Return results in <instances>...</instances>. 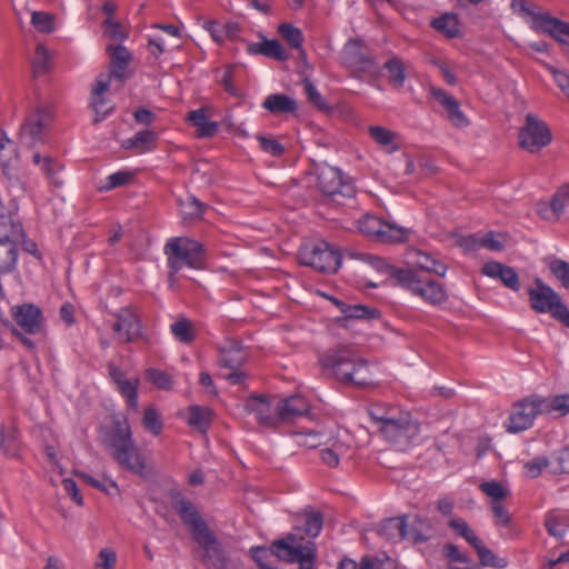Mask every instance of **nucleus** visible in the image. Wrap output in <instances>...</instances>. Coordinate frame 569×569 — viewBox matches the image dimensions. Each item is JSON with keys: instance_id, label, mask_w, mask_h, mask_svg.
<instances>
[{"instance_id": "obj_33", "label": "nucleus", "mask_w": 569, "mask_h": 569, "mask_svg": "<svg viewBox=\"0 0 569 569\" xmlns=\"http://www.w3.org/2000/svg\"><path fill=\"white\" fill-rule=\"evenodd\" d=\"M157 133L150 130L139 131L132 138L122 142L124 149L134 150L137 153H144L156 147Z\"/></svg>"}, {"instance_id": "obj_6", "label": "nucleus", "mask_w": 569, "mask_h": 569, "mask_svg": "<svg viewBox=\"0 0 569 569\" xmlns=\"http://www.w3.org/2000/svg\"><path fill=\"white\" fill-rule=\"evenodd\" d=\"M298 258L301 264L322 273L336 272L341 263V254L326 241L305 243Z\"/></svg>"}, {"instance_id": "obj_2", "label": "nucleus", "mask_w": 569, "mask_h": 569, "mask_svg": "<svg viewBox=\"0 0 569 569\" xmlns=\"http://www.w3.org/2000/svg\"><path fill=\"white\" fill-rule=\"evenodd\" d=\"M107 449L121 468L140 477L149 475L146 458L132 439L131 428L127 418L122 417L114 420L112 430L107 439Z\"/></svg>"}, {"instance_id": "obj_29", "label": "nucleus", "mask_w": 569, "mask_h": 569, "mask_svg": "<svg viewBox=\"0 0 569 569\" xmlns=\"http://www.w3.org/2000/svg\"><path fill=\"white\" fill-rule=\"evenodd\" d=\"M370 138L387 153H393L400 148V137L397 132L381 126L368 128Z\"/></svg>"}, {"instance_id": "obj_39", "label": "nucleus", "mask_w": 569, "mask_h": 569, "mask_svg": "<svg viewBox=\"0 0 569 569\" xmlns=\"http://www.w3.org/2000/svg\"><path fill=\"white\" fill-rule=\"evenodd\" d=\"M540 405L545 413L557 412L559 416H565L569 412V393L546 398L540 397Z\"/></svg>"}, {"instance_id": "obj_19", "label": "nucleus", "mask_w": 569, "mask_h": 569, "mask_svg": "<svg viewBox=\"0 0 569 569\" xmlns=\"http://www.w3.org/2000/svg\"><path fill=\"white\" fill-rule=\"evenodd\" d=\"M342 61L353 72H371L373 60L363 51L360 40H349L342 50Z\"/></svg>"}, {"instance_id": "obj_55", "label": "nucleus", "mask_w": 569, "mask_h": 569, "mask_svg": "<svg viewBox=\"0 0 569 569\" xmlns=\"http://www.w3.org/2000/svg\"><path fill=\"white\" fill-rule=\"evenodd\" d=\"M91 107L96 112V117L93 119L94 123L103 120L113 109L110 102L101 97H92L91 98Z\"/></svg>"}, {"instance_id": "obj_10", "label": "nucleus", "mask_w": 569, "mask_h": 569, "mask_svg": "<svg viewBox=\"0 0 569 569\" xmlns=\"http://www.w3.org/2000/svg\"><path fill=\"white\" fill-rule=\"evenodd\" d=\"M419 431V423L407 411H402L380 430L388 441L401 450L408 448L416 440Z\"/></svg>"}, {"instance_id": "obj_12", "label": "nucleus", "mask_w": 569, "mask_h": 569, "mask_svg": "<svg viewBox=\"0 0 569 569\" xmlns=\"http://www.w3.org/2000/svg\"><path fill=\"white\" fill-rule=\"evenodd\" d=\"M539 396H530L512 406L507 429L517 433L529 429L538 415H543Z\"/></svg>"}, {"instance_id": "obj_62", "label": "nucleus", "mask_w": 569, "mask_h": 569, "mask_svg": "<svg viewBox=\"0 0 569 569\" xmlns=\"http://www.w3.org/2000/svg\"><path fill=\"white\" fill-rule=\"evenodd\" d=\"M117 561V555L111 549H102L98 555L94 569H113Z\"/></svg>"}, {"instance_id": "obj_3", "label": "nucleus", "mask_w": 569, "mask_h": 569, "mask_svg": "<svg viewBox=\"0 0 569 569\" xmlns=\"http://www.w3.org/2000/svg\"><path fill=\"white\" fill-rule=\"evenodd\" d=\"M164 253L168 259L171 284L173 283V276L182 267L200 269L204 259L202 244L187 237L170 239L164 246Z\"/></svg>"}, {"instance_id": "obj_63", "label": "nucleus", "mask_w": 569, "mask_h": 569, "mask_svg": "<svg viewBox=\"0 0 569 569\" xmlns=\"http://www.w3.org/2000/svg\"><path fill=\"white\" fill-rule=\"evenodd\" d=\"M548 465L549 460L546 457H536L525 465V470L530 478H537Z\"/></svg>"}, {"instance_id": "obj_37", "label": "nucleus", "mask_w": 569, "mask_h": 569, "mask_svg": "<svg viewBox=\"0 0 569 569\" xmlns=\"http://www.w3.org/2000/svg\"><path fill=\"white\" fill-rule=\"evenodd\" d=\"M402 412L401 409L386 403H373L368 408L370 418L378 425L379 430Z\"/></svg>"}, {"instance_id": "obj_56", "label": "nucleus", "mask_w": 569, "mask_h": 569, "mask_svg": "<svg viewBox=\"0 0 569 569\" xmlns=\"http://www.w3.org/2000/svg\"><path fill=\"white\" fill-rule=\"evenodd\" d=\"M349 440L350 437L343 432L342 435H338L337 439L330 441L329 446L335 450L339 459L351 457Z\"/></svg>"}, {"instance_id": "obj_9", "label": "nucleus", "mask_w": 569, "mask_h": 569, "mask_svg": "<svg viewBox=\"0 0 569 569\" xmlns=\"http://www.w3.org/2000/svg\"><path fill=\"white\" fill-rule=\"evenodd\" d=\"M219 350V365L224 370L220 372V377L231 385H242L247 373L241 370V367L247 360V355L241 345L234 340H227Z\"/></svg>"}, {"instance_id": "obj_27", "label": "nucleus", "mask_w": 569, "mask_h": 569, "mask_svg": "<svg viewBox=\"0 0 569 569\" xmlns=\"http://www.w3.org/2000/svg\"><path fill=\"white\" fill-rule=\"evenodd\" d=\"M110 377L117 383L119 391L127 399V403L130 408L138 409V395L137 389L139 385L138 378L127 379L121 370L110 366Z\"/></svg>"}, {"instance_id": "obj_41", "label": "nucleus", "mask_w": 569, "mask_h": 569, "mask_svg": "<svg viewBox=\"0 0 569 569\" xmlns=\"http://www.w3.org/2000/svg\"><path fill=\"white\" fill-rule=\"evenodd\" d=\"M472 547L476 549L482 566L500 569L507 567V560L496 556L493 551L488 549L480 539L478 540V543H475Z\"/></svg>"}, {"instance_id": "obj_53", "label": "nucleus", "mask_w": 569, "mask_h": 569, "mask_svg": "<svg viewBox=\"0 0 569 569\" xmlns=\"http://www.w3.org/2000/svg\"><path fill=\"white\" fill-rule=\"evenodd\" d=\"M549 269L561 284L569 289V262L555 258L550 260Z\"/></svg>"}, {"instance_id": "obj_21", "label": "nucleus", "mask_w": 569, "mask_h": 569, "mask_svg": "<svg viewBox=\"0 0 569 569\" xmlns=\"http://www.w3.org/2000/svg\"><path fill=\"white\" fill-rule=\"evenodd\" d=\"M569 208V184L561 186L549 202L537 204L538 214L547 221H558Z\"/></svg>"}, {"instance_id": "obj_24", "label": "nucleus", "mask_w": 569, "mask_h": 569, "mask_svg": "<svg viewBox=\"0 0 569 569\" xmlns=\"http://www.w3.org/2000/svg\"><path fill=\"white\" fill-rule=\"evenodd\" d=\"M196 541L203 548L202 559L208 566L214 569L227 568L224 553L211 530L197 538Z\"/></svg>"}, {"instance_id": "obj_15", "label": "nucleus", "mask_w": 569, "mask_h": 569, "mask_svg": "<svg viewBox=\"0 0 569 569\" xmlns=\"http://www.w3.org/2000/svg\"><path fill=\"white\" fill-rule=\"evenodd\" d=\"M528 16L529 26L539 32H543L562 44L569 46V23L563 22L546 12H533L522 6Z\"/></svg>"}, {"instance_id": "obj_40", "label": "nucleus", "mask_w": 569, "mask_h": 569, "mask_svg": "<svg viewBox=\"0 0 569 569\" xmlns=\"http://www.w3.org/2000/svg\"><path fill=\"white\" fill-rule=\"evenodd\" d=\"M432 27L448 38H455L459 33V21L456 14L445 13L432 21Z\"/></svg>"}, {"instance_id": "obj_38", "label": "nucleus", "mask_w": 569, "mask_h": 569, "mask_svg": "<svg viewBox=\"0 0 569 569\" xmlns=\"http://www.w3.org/2000/svg\"><path fill=\"white\" fill-rule=\"evenodd\" d=\"M212 421V411L209 408L200 406L189 407L188 423L201 431L206 432Z\"/></svg>"}, {"instance_id": "obj_45", "label": "nucleus", "mask_w": 569, "mask_h": 569, "mask_svg": "<svg viewBox=\"0 0 569 569\" xmlns=\"http://www.w3.org/2000/svg\"><path fill=\"white\" fill-rule=\"evenodd\" d=\"M278 32L292 49H301L303 34L299 28L286 22L279 26Z\"/></svg>"}, {"instance_id": "obj_20", "label": "nucleus", "mask_w": 569, "mask_h": 569, "mask_svg": "<svg viewBox=\"0 0 569 569\" xmlns=\"http://www.w3.org/2000/svg\"><path fill=\"white\" fill-rule=\"evenodd\" d=\"M406 263L407 268L403 270H417L420 274L428 272L443 277L447 271V267L442 262L430 254L413 248L406 252Z\"/></svg>"}, {"instance_id": "obj_49", "label": "nucleus", "mask_w": 569, "mask_h": 569, "mask_svg": "<svg viewBox=\"0 0 569 569\" xmlns=\"http://www.w3.org/2000/svg\"><path fill=\"white\" fill-rule=\"evenodd\" d=\"M250 551L253 560L261 569H273L271 561L273 558H278L274 552V542L272 543L271 549H267L264 547H254L251 548Z\"/></svg>"}, {"instance_id": "obj_17", "label": "nucleus", "mask_w": 569, "mask_h": 569, "mask_svg": "<svg viewBox=\"0 0 569 569\" xmlns=\"http://www.w3.org/2000/svg\"><path fill=\"white\" fill-rule=\"evenodd\" d=\"M246 412L254 415L259 426L264 428H277L279 426V417L274 410V402L264 396H251L244 403Z\"/></svg>"}, {"instance_id": "obj_43", "label": "nucleus", "mask_w": 569, "mask_h": 569, "mask_svg": "<svg viewBox=\"0 0 569 569\" xmlns=\"http://www.w3.org/2000/svg\"><path fill=\"white\" fill-rule=\"evenodd\" d=\"M337 306L340 308V311L345 315L347 319H371L378 315L376 309H370L362 305H346L343 302H338Z\"/></svg>"}, {"instance_id": "obj_36", "label": "nucleus", "mask_w": 569, "mask_h": 569, "mask_svg": "<svg viewBox=\"0 0 569 569\" xmlns=\"http://www.w3.org/2000/svg\"><path fill=\"white\" fill-rule=\"evenodd\" d=\"M378 533L387 540L397 542L406 538V522L403 518H390L379 525Z\"/></svg>"}, {"instance_id": "obj_23", "label": "nucleus", "mask_w": 569, "mask_h": 569, "mask_svg": "<svg viewBox=\"0 0 569 569\" xmlns=\"http://www.w3.org/2000/svg\"><path fill=\"white\" fill-rule=\"evenodd\" d=\"M308 400L300 395H295L286 399L274 402V410L279 417V425L281 422H292L297 418L302 417L309 412Z\"/></svg>"}, {"instance_id": "obj_34", "label": "nucleus", "mask_w": 569, "mask_h": 569, "mask_svg": "<svg viewBox=\"0 0 569 569\" xmlns=\"http://www.w3.org/2000/svg\"><path fill=\"white\" fill-rule=\"evenodd\" d=\"M262 107L273 114L291 113L297 110V102L286 94L273 93L264 99Z\"/></svg>"}, {"instance_id": "obj_25", "label": "nucleus", "mask_w": 569, "mask_h": 569, "mask_svg": "<svg viewBox=\"0 0 569 569\" xmlns=\"http://www.w3.org/2000/svg\"><path fill=\"white\" fill-rule=\"evenodd\" d=\"M176 510L183 523L189 526L194 540L210 530L190 501L184 499L177 501Z\"/></svg>"}, {"instance_id": "obj_59", "label": "nucleus", "mask_w": 569, "mask_h": 569, "mask_svg": "<svg viewBox=\"0 0 569 569\" xmlns=\"http://www.w3.org/2000/svg\"><path fill=\"white\" fill-rule=\"evenodd\" d=\"M133 174L130 171H118L110 174L107 179L106 190L128 184L132 180Z\"/></svg>"}, {"instance_id": "obj_60", "label": "nucleus", "mask_w": 569, "mask_h": 569, "mask_svg": "<svg viewBox=\"0 0 569 569\" xmlns=\"http://www.w3.org/2000/svg\"><path fill=\"white\" fill-rule=\"evenodd\" d=\"M104 34L112 39L113 41H122L127 38V32L122 28V26L112 20V18H107L106 20Z\"/></svg>"}, {"instance_id": "obj_58", "label": "nucleus", "mask_w": 569, "mask_h": 569, "mask_svg": "<svg viewBox=\"0 0 569 569\" xmlns=\"http://www.w3.org/2000/svg\"><path fill=\"white\" fill-rule=\"evenodd\" d=\"M1 447L4 453L14 456L18 451L16 442V430L13 428L2 429L1 431Z\"/></svg>"}, {"instance_id": "obj_57", "label": "nucleus", "mask_w": 569, "mask_h": 569, "mask_svg": "<svg viewBox=\"0 0 569 569\" xmlns=\"http://www.w3.org/2000/svg\"><path fill=\"white\" fill-rule=\"evenodd\" d=\"M505 236L495 232L481 233L482 248L491 251H501L505 248Z\"/></svg>"}, {"instance_id": "obj_18", "label": "nucleus", "mask_w": 569, "mask_h": 569, "mask_svg": "<svg viewBox=\"0 0 569 569\" xmlns=\"http://www.w3.org/2000/svg\"><path fill=\"white\" fill-rule=\"evenodd\" d=\"M112 326L116 339L121 343L134 341L141 335V325L137 313L130 308H122Z\"/></svg>"}, {"instance_id": "obj_61", "label": "nucleus", "mask_w": 569, "mask_h": 569, "mask_svg": "<svg viewBox=\"0 0 569 569\" xmlns=\"http://www.w3.org/2000/svg\"><path fill=\"white\" fill-rule=\"evenodd\" d=\"M305 92L308 97V100L319 109H326L327 104L320 92L313 86V83L309 79L303 80Z\"/></svg>"}, {"instance_id": "obj_44", "label": "nucleus", "mask_w": 569, "mask_h": 569, "mask_svg": "<svg viewBox=\"0 0 569 569\" xmlns=\"http://www.w3.org/2000/svg\"><path fill=\"white\" fill-rule=\"evenodd\" d=\"M385 68L388 71L389 82L397 89L401 88L406 80L402 61L393 57L386 62Z\"/></svg>"}, {"instance_id": "obj_35", "label": "nucleus", "mask_w": 569, "mask_h": 569, "mask_svg": "<svg viewBox=\"0 0 569 569\" xmlns=\"http://www.w3.org/2000/svg\"><path fill=\"white\" fill-rule=\"evenodd\" d=\"M32 162L40 168L50 183L56 187L62 186V180L58 176L61 170L60 163L49 156H41L39 152L32 154Z\"/></svg>"}, {"instance_id": "obj_7", "label": "nucleus", "mask_w": 569, "mask_h": 569, "mask_svg": "<svg viewBox=\"0 0 569 569\" xmlns=\"http://www.w3.org/2000/svg\"><path fill=\"white\" fill-rule=\"evenodd\" d=\"M274 552L278 559L288 562H299V569H313L316 545L311 541L302 542L295 535L274 541Z\"/></svg>"}, {"instance_id": "obj_22", "label": "nucleus", "mask_w": 569, "mask_h": 569, "mask_svg": "<svg viewBox=\"0 0 569 569\" xmlns=\"http://www.w3.org/2000/svg\"><path fill=\"white\" fill-rule=\"evenodd\" d=\"M12 318L29 335L40 333L43 326L41 310L34 305H21L12 308Z\"/></svg>"}, {"instance_id": "obj_16", "label": "nucleus", "mask_w": 569, "mask_h": 569, "mask_svg": "<svg viewBox=\"0 0 569 569\" xmlns=\"http://www.w3.org/2000/svg\"><path fill=\"white\" fill-rule=\"evenodd\" d=\"M318 187L327 196L350 198L355 193L353 186L343 178L342 172L335 167L325 166L318 172Z\"/></svg>"}, {"instance_id": "obj_51", "label": "nucleus", "mask_w": 569, "mask_h": 569, "mask_svg": "<svg viewBox=\"0 0 569 569\" xmlns=\"http://www.w3.org/2000/svg\"><path fill=\"white\" fill-rule=\"evenodd\" d=\"M363 257L367 258V260L380 272L389 276L390 278L395 279L396 281V284L399 286V276L398 273L399 272H403L405 270L402 269H399V268H396L391 264H389L386 260H383L382 258L380 257H376V256H369V254H363Z\"/></svg>"}, {"instance_id": "obj_14", "label": "nucleus", "mask_w": 569, "mask_h": 569, "mask_svg": "<svg viewBox=\"0 0 569 569\" xmlns=\"http://www.w3.org/2000/svg\"><path fill=\"white\" fill-rule=\"evenodd\" d=\"M359 230L382 242H399L407 239V230L382 221L378 217L366 214L358 222Z\"/></svg>"}, {"instance_id": "obj_30", "label": "nucleus", "mask_w": 569, "mask_h": 569, "mask_svg": "<svg viewBox=\"0 0 569 569\" xmlns=\"http://www.w3.org/2000/svg\"><path fill=\"white\" fill-rule=\"evenodd\" d=\"M107 50L111 58V76L118 80H122L124 78V71L128 67V63L131 60L130 52L127 50V48L120 44H109Z\"/></svg>"}, {"instance_id": "obj_46", "label": "nucleus", "mask_w": 569, "mask_h": 569, "mask_svg": "<svg viewBox=\"0 0 569 569\" xmlns=\"http://www.w3.org/2000/svg\"><path fill=\"white\" fill-rule=\"evenodd\" d=\"M36 77L44 74L51 67V56L43 44H38L32 60Z\"/></svg>"}, {"instance_id": "obj_32", "label": "nucleus", "mask_w": 569, "mask_h": 569, "mask_svg": "<svg viewBox=\"0 0 569 569\" xmlns=\"http://www.w3.org/2000/svg\"><path fill=\"white\" fill-rule=\"evenodd\" d=\"M188 120L197 128L198 136L201 138H209L218 132V123L209 121L207 109L200 108L189 113Z\"/></svg>"}, {"instance_id": "obj_52", "label": "nucleus", "mask_w": 569, "mask_h": 569, "mask_svg": "<svg viewBox=\"0 0 569 569\" xmlns=\"http://www.w3.org/2000/svg\"><path fill=\"white\" fill-rule=\"evenodd\" d=\"M480 490L491 499V501H502L508 497L509 491L498 481L482 482L479 486Z\"/></svg>"}, {"instance_id": "obj_4", "label": "nucleus", "mask_w": 569, "mask_h": 569, "mask_svg": "<svg viewBox=\"0 0 569 569\" xmlns=\"http://www.w3.org/2000/svg\"><path fill=\"white\" fill-rule=\"evenodd\" d=\"M399 286L421 298L426 303L437 306L448 298L447 291L439 281L420 274L417 270L399 272Z\"/></svg>"}, {"instance_id": "obj_11", "label": "nucleus", "mask_w": 569, "mask_h": 569, "mask_svg": "<svg viewBox=\"0 0 569 569\" xmlns=\"http://www.w3.org/2000/svg\"><path fill=\"white\" fill-rule=\"evenodd\" d=\"M548 126L533 114H527L525 126L519 131L520 147L530 153H536L551 142Z\"/></svg>"}, {"instance_id": "obj_47", "label": "nucleus", "mask_w": 569, "mask_h": 569, "mask_svg": "<svg viewBox=\"0 0 569 569\" xmlns=\"http://www.w3.org/2000/svg\"><path fill=\"white\" fill-rule=\"evenodd\" d=\"M54 16L44 11H33L31 13V24L38 32L51 33L54 31Z\"/></svg>"}, {"instance_id": "obj_31", "label": "nucleus", "mask_w": 569, "mask_h": 569, "mask_svg": "<svg viewBox=\"0 0 569 569\" xmlns=\"http://www.w3.org/2000/svg\"><path fill=\"white\" fill-rule=\"evenodd\" d=\"M248 49L251 53L263 54L278 61H286L289 57L282 44L274 39H263L261 42L251 43Z\"/></svg>"}, {"instance_id": "obj_42", "label": "nucleus", "mask_w": 569, "mask_h": 569, "mask_svg": "<svg viewBox=\"0 0 569 569\" xmlns=\"http://www.w3.org/2000/svg\"><path fill=\"white\" fill-rule=\"evenodd\" d=\"M174 338L182 343H190L196 337V330L190 320L181 318L170 326Z\"/></svg>"}, {"instance_id": "obj_54", "label": "nucleus", "mask_w": 569, "mask_h": 569, "mask_svg": "<svg viewBox=\"0 0 569 569\" xmlns=\"http://www.w3.org/2000/svg\"><path fill=\"white\" fill-rule=\"evenodd\" d=\"M146 375L147 379L160 389L169 390L172 387V378L164 371L149 369Z\"/></svg>"}, {"instance_id": "obj_1", "label": "nucleus", "mask_w": 569, "mask_h": 569, "mask_svg": "<svg viewBox=\"0 0 569 569\" xmlns=\"http://www.w3.org/2000/svg\"><path fill=\"white\" fill-rule=\"evenodd\" d=\"M319 362L325 375L340 382L358 387L372 383L367 361L349 347L339 346L328 350L320 357Z\"/></svg>"}, {"instance_id": "obj_28", "label": "nucleus", "mask_w": 569, "mask_h": 569, "mask_svg": "<svg viewBox=\"0 0 569 569\" xmlns=\"http://www.w3.org/2000/svg\"><path fill=\"white\" fill-rule=\"evenodd\" d=\"M482 273L490 278H498L511 290L518 291L520 288L519 277L516 270L497 261H489L483 264Z\"/></svg>"}, {"instance_id": "obj_48", "label": "nucleus", "mask_w": 569, "mask_h": 569, "mask_svg": "<svg viewBox=\"0 0 569 569\" xmlns=\"http://www.w3.org/2000/svg\"><path fill=\"white\" fill-rule=\"evenodd\" d=\"M448 526L457 535L465 538L471 546L478 543L479 538L462 518H451Z\"/></svg>"}, {"instance_id": "obj_26", "label": "nucleus", "mask_w": 569, "mask_h": 569, "mask_svg": "<svg viewBox=\"0 0 569 569\" xmlns=\"http://www.w3.org/2000/svg\"><path fill=\"white\" fill-rule=\"evenodd\" d=\"M430 91L432 97L445 108L448 119L456 127H465L468 124V119L460 110V104L457 99L440 88L431 87Z\"/></svg>"}, {"instance_id": "obj_5", "label": "nucleus", "mask_w": 569, "mask_h": 569, "mask_svg": "<svg viewBox=\"0 0 569 569\" xmlns=\"http://www.w3.org/2000/svg\"><path fill=\"white\" fill-rule=\"evenodd\" d=\"M530 307L539 313H550L555 319L569 326V310L560 296L541 279L535 280V287L528 289Z\"/></svg>"}, {"instance_id": "obj_50", "label": "nucleus", "mask_w": 569, "mask_h": 569, "mask_svg": "<svg viewBox=\"0 0 569 569\" xmlns=\"http://www.w3.org/2000/svg\"><path fill=\"white\" fill-rule=\"evenodd\" d=\"M142 425L148 431H150L154 436L160 435L163 428L160 416L153 407H149L144 410L142 417Z\"/></svg>"}, {"instance_id": "obj_64", "label": "nucleus", "mask_w": 569, "mask_h": 569, "mask_svg": "<svg viewBox=\"0 0 569 569\" xmlns=\"http://www.w3.org/2000/svg\"><path fill=\"white\" fill-rule=\"evenodd\" d=\"M184 216L190 218H199L203 213L204 206L198 199L190 197L181 203Z\"/></svg>"}, {"instance_id": "obj_13", "label": "nucleus", "mask_w": 569, "mask_h": 569, "mask_svg": "<svg viewBox=\"0 0 569 569\" xmlns=\"http://www.w3.org/2000/svg\"><path fill=\"white\" fill-rule=\"evenodd\" d=\"M51 120L52 113L48 108H38L34 112L29 114L20 129V144L32 148L36 143L41 142Z\"/></svg>"}, {"instance_id": "obj_8", "label": "nucleus", "mask_w": 569, "mask_h": 569, "mask_svg": "<svg viewBox=\"0 0 569 569\" xmlns=\"http://www.w3.org/2000/svg\"><path fill=\"white\" fill-rule=\"evenodd\" d=\"M23 238L24 232L19 222L0 221V273H9L16 268L18 244Z\"/></svg>"}]
</instances>
